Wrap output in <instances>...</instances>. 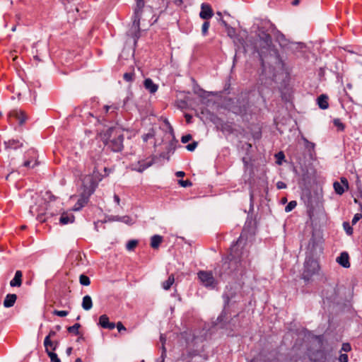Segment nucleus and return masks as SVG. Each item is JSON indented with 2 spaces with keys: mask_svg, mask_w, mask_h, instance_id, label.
I'll return each instance as SVG.
<instances>
[{
  "mask_svg": "<svg viewBox=\"0 0 362 362\" xmlns=\"http://www.w3.org/2000/svg\"><path fill=\"white\" fill-rule=\"evenodd\" d=\"M115 327H117L119 332H121L122 331H126L127 329L121 322H118L117 325H115Z\"/></svg>",
  "mask_w": 362,
  "mask_h": 362,
  "instance_id": "obj_45",
  "label": "nucleus"
},
{
  "mask_svg": "<svg viewBox=\"0 0 362 362\" xmlns=\"http://www.w3.org/2000/svg\"><path fill=\"white\" fill-rule=\"evenodd\" d=\"M8 119H11L12 117L15 118L18 122L19 125H23L28 119V116L25 112L18 109L10 111L8 115Z\"/></svg>",
  "mask_w": 362,
  "mask_h": 362,
  "instance_id": "obj_7",
  "label": "nucleus"
},
{
  "mask_svg": "<svg viewBox=\"0 0 362 362\" xmlns=\"http://www.w3.org/2000/svg\"><path fill=\"white\" fill-rule=\"evenodd\" d=\"M121 222L124 223L127 225H132L134 223L133 218L129 216H123L119 218Z\"/></svg>",
  "mask_w": 362,
  "mask_h": 362,
  "instance_id": "obj_32",
  "label": "nucleus"
},
{
  "mask_svg": "<svg viewBox=\"0 0 362 362\" xmlns=\"http://www.w3.org/2000/svg\"><path fill=\"white\" fill-rule=\"evenodd\" d=\"M56 329H57V330H60L61 327H60L59 325H57V326L56 327Z\"/></svg>",
  "mask_w": 362,
  "mask_h": 362,
  "instance_id": "obj_62",
  "label": "nucleus"
},
{
  "mask_svg": "<svg viewBox=\"0 0 362 362\" xmlns=\"http://www.w3.org/2000/svg\"><path fill=\"white\" fill-rule=\"evenodd\" d=\"M25 156L28 157V159L24 161V167L33 168L35 165H37V162L36 160L37 153L34 149H30L29 151H28Z\"/></svg>",
  "mask_w": 362,
  "mask_h": 362,
  "instance_id": "obj_8",
  "label": "nucleus"
},
{
  "mask_svg": "<svg viewBox=\"0 0 362 362\" xmlns=\"http://www.w3.org/2000/svg\"><path fill=\"white\" fill-rule=\"evenodd\" d=\"M246 238L243 233L240 235L238 240L230 248L229 261L223 262L222 271L218 272L220 276L224 274L230 275L240 268H245L249 264L247 261L248 250L245 249Z\"/></svg>",
  "mask_w": 362,
  "mask_h": 362,
  "instance_id": "obj_1",
  "label": "nucleus"
},
{
  "mask_svg": "<svg viewBox=\"0 0 362 362\" xmlns=\"http://www.w3.org/2000/svg\"><path fill=\"white\" fill-rule=\"evenodd\" d=\"M210 26V23L209 21H206L203 25H202V35H206L207 33H208V30H209V28Z\"/></svg>",
  "mask_w": 362,
  "mask_h": 362,
  "instance_id": "obj_35",
  "label": "nucleus"
},
{
  "mask_svg": "<svg viewBox=\"0 0 362 362\" xmlns=\"http://www.w3.org/2000/svg\"><path fill=\"white\" fill-rule=\"evenodd\" d=\"M213 16L214 12L211 6L208 4L203 3L201 6V11L199 13L200 18L207 21L211 18Z\"/></svg>",
  "mask_w": 362,
  "mask_h": 362,
  "instance_id": "obj_11",
  "label": "nucleus"
},
{
  "mask_svg": "<svg viewBox=\"0 0 362 362\" xmlns=\"http://www.w3.org/2000/svg\"><path fill=\"white\" fill-rule=\"evenodd\" d=\"M185 117L186 118L187 122L189 123L191 122L192 116L188 114H186Z\"/></svg>",
  "mask_w": 362,
  "mask_h": 362,
  "instance_id": "obj_52",
  "label": "nucleus"
},
{
  "mask_svg": "<svg viewBox=\"0 0 362 362\" xmlns=\"http://www.w3.org/2000/svg\"><path fill=\"white\" fill-rule=\"evenodd\" d=\"M192 139V136L190 134H186L182 136L181 141L183 144H186L189 142Z\"/></svg>",
  "mask_w": 362,
  "mask_h": 362,
  "instance_id": "obj_43",
  "label": "nucleus"
},
{
  "mask_svg": "<svg viewBox=\"0 0 362 362\" xmlns=\"http://www.w3.org/2000/svg\"><path fill=\"white\" fill-rule=\"evenodd\" d=\"M134 78V74L132 72L125 73L123 76V78L127 82L133 81Z\"/></svg>",
  "mask_w": 362,
  "mask_h": 362,
  "instance_id": "obj_36",
  "label": "nucleus"
},
{
  "mask_svg": "<svg viewBox=\"0 0 362 362\" xmlns=\"http://www.w3.org/2000/svg\"><path fill=\"white\" fill-rule=\"evenodd\" d=\"M56 335V332L55 331H53V330H51L49 332V334L47 336V337H49V339L51 337H53Z\"/></svg>",
  "mask_w": 362,
  "mask_h": 362,
  "instance_id": "obj_51",
  "label": "nucleus"
},
{
  "mask_svg": "<svg viewBox=\"0 0 362 362\" xmlns=\"http://www.w3.org/2000/svg\"><path fill=\"white\" fill-rule=\"evenodd\" d=\"M80 284L83 286H89L90 284V280L88 276L84 274H81L79 276Z\"/></svg>",
  "mask_w": 362,
  "mask_h": 362,
  "instance_id": "obj_29",
  "label": "nucleus"
},
{
  "mask_svg": "<svg viewBox=\"0 0 362 362\" xmlns=\"http://www.w3.org/2000/svg\"><path fill=\"white\" fill-rule=\"evenodd\" d=\"M197 276L202 284L206 287L214 288L216 285V281L214 277L212 272L210 271H199L197 273Z\"/></svg>",
  "mask_w": 362,
  "mask_h": 362,
  "instance_id": "obj_5",
  "label": "nucleus"
},
{
  "mask_svg": "<svg viewBox=\"0 0 362 362\" xmlns=\"http://www.w3.org/2000/svg\"><path fill=\"white\" fill-rule=\"evenodd\" d=\"M81 306L85 310H90L92 308L93 301L90 296L86 295L83 298Z\"/></svg>",
  "mask_w": 362,
  "mask_h": 362,
  "instance_id": "obj_21",
  "label": "nucleus"
},
{
  "mask_svg": "<svg viewBox=\"0 0 362 362\" xmlns=\"http://www.w3.org/2000/svg\"><path fill=\"white\" fill-rule=\"evenodd\" d=\"M71 351H72V348H71V347H69V348H67V349H66V354H67V355H68V356L71 355Z\"/></svg>",
  "mask_w": 362,
  "mask_h": 362,
  "instance_id": "obj_56",
  "label": "nucleus"
},
{
  "mask_svg": "<svg viewBox=\"0 0 362 362\" xmlns=\"http://www.w3.org/2000/svg\"><path fill=\"white\" fill-rule=\"evenodd\" d=\"M277 157L278 158H284V155L282 152H279L278 154H277Z\"/></svg>",
  "mask_w": 362,
  "mask_h": 362,
  "instance_id": "obj_57",
  "label": "nucleus"
},
{
  "mask_svg": "<svg viewBox=\"0 0 362 362\" xmlns=\"http://www.w3.org/2000/svg\"><path fill=\"white\" fill-rule=\"evenodd\" d=\"M175 283L174 274H170L168 279L162 283V287L164 290H169L172 285Z\"/></svg>",
  "mask_w": 362,
  "mask_h": 362,
  "instance_id": "obj_24",
  "label": "nucleus"
},
{
  "mask_svg": "<svg viewBox=\"0 0 362 362\" xmlns=\"http://www.w3.org/2000/svg\"><path fill=\"white\" fill-rule=\"evenodd\" d=\"M226 317V313L223 312L217 318V321L218 322H222L223 319Z\"/></svg>",
  "mask_w": 362,
  "mask_h": 362,
  "instance_id": "obj_48",
  "label": "nucleus"
},
{
  "mask_svg": "<svg viewBox=\"0 0 362 362\" xmlns=\"http://www.w3.org/2000/svg\"><path fill=\"white\" fill-rule=\"evenodd\" d=\"M178 183L180 185V186H182L183 187H190L192 185V182L189 180H180L178 181Z\"/></svg>",
  "mask_w": 362,
  "mask_h": 362,
  "instance_id": "obj_39",
  "label": "nucleus"
},
{
  "mask_svg": "<svg viewBox=\"0 0 362 362\" xmlns=\"http://www.w3.org/2000/svg\"><path fill=\"white\" fill-rule=\"evenodd\" d=\"M98 325L101 327L108 329H113L115 327V324L109 321V317L107 315H102L100 316Z\"/></svg>",
  "mask_w": 362,
  "mask_h": 362,
  "instance_id": "obj_13",
  "label": "nucleus"
},
{
  "mask_svg": "<svg viewBox=\"0 0 362 362\" xmlns=\"http://www.w3.org/2000/svg\"><path fill=\"white\" fill-rule=\"evenodd\" d=\"M75 362H82V360L80 358H78L75 360Z\"/></svg>",
  "mask_w": 362,
  "mask_h": 362,
  "instance_id": "obj_59",
  "label": "nucleus"
},
{
  "mask_svg": "<svg viewBox=\"0 0 362 362\" xmlns=\"http://www.w3.org/2000/svg\"><path fill=\"white\" fill-rule=\"evenodd\" d=\"M337 262L344 268L350 267L349 256L346 252H343L337 258Z\"/></svg>",
  "mask_w": 362,
  "mask_h": 362,
  "instance_id": "obj_14",
  "label": "nucleus"
},
{
  "mask_svg": "<svg viewBox=\"0 0 362 362\" xmlns=\"http://www.w3.org/2000/svg\"><path fill=\"white\" fill-rule=\"evenodd\" d=\"M173 1L176 5H181L182 4V0H173Z\"/></svg>",
  "mask_w": 362,
  "mask_h": 362,
  "instance_id": "obj_55",
  "label": "nucleus"
},
{
  "mask_svg": "<svg viewBox=\"0 0 362 362\" xmlns=\"http://www.w3.org/2000/svg\"><path fill=\"white\" fill-rule=\"evenodd\" d=\"M47 354L50 358L52 362H61L60 359L58 358L57 355L55 353L49 351L47 353Z\"/></svg>",
  "mask_w": 362,
  "mask_h": 362,
  "instance_id": "obj_37",
  "label": "nucleus"
},
{
  "mask_svg": "<svg viewBox=\"0 0 362 362\" xmlns=\"http://www.w3.org/2000/svg\"><path fill=\"white\" fill-rule=\"evenodd\" d=\"M297 205L296 201H291L285 207V211L286 212L291 211Z\"/></svg>",
  "mask_w": 362,
  "mask_h": 362,
  "instance_id": "obj_33",
  "label": "nucleus"
},
{
  "mask_svg": "<svg viewBox=\"0 0 362 362\" xmlns=\"http://www.w3.org/2000/svg\"><path fill=\"white\" fill-rule=\"evenodd\" d=\"M339 361L340 362H348L349 358L346 354H341L339 357Z\"/></svg>",
  "mask_w": 362,
  "mask_h": 362,
  "instance_id": "obj_44",
  "label": "nucleus"
},
{
  "mask_svg": "<svg viewBox=\"0 0 362 362\" xmlns=\"http://www.w3.org/2000/svg\"><path fill=\"white\" fill-rule=\"evenodd\" d=\"M22 272L20 270L16 271L13 279L10 281V286L12 287H20L22 284Z\"/></svg>",
  "mask_w": 362,
  "mask_h": 362,
  "instance_id": "obj_16",
  "label": "nucleus"
},
{
  "mask_svg": "<svg viewBox=\"0 0 362 362\" xmlns=\"http://www.w3.org/2000/svg\"><path fill=\"white\" fill-rule=\"evenodd\" d=\"M176 176L178 177H184L185 176V173L183 171H178L175 173Z\"/></svg>",
  "mask_w": 362,
  "mask_h": 362,
  "instance_id": "obj_49",
  "label": "nucleus"
},
{
  "mask_svg": "<svg viewBox=\"0 0 362 362\" xmlns=\"http://www.w3.org/2000/svg\"><path fill=\"white\" fill-rule=\"evenodd\" d=\"M138 245V241L136 240H131L128 241L126 245V248L127 250H133L136 245Z\"/></svg>",
  "mask_w": 362,
  "mask_h": 362,
  "instance_id": "obj_31",
  "label": "nucleus"
},
{
  "mask_svg": "<svg viewBox=\"0 0 362 362\" xmlns=\"http://www.w3.org/2000/svg\"><path fill=\"white\" fill-rule=\"evenodd\" d=\"M299 4V0H294L293 1V5L296 6Z\"/></svg>",
  "mask_w": 362,
  "mask_h": 362,
  "instance_id": "obj_58",
  "label": "nucleus"
},
{
  "mask_svg": "<svg viewBox=\"0 0 362 362\" xmlns=\"http://www.w3.org/2000/svg\"><path fill=\"white\" fill-rule=\"evenodd\" d=\"M114 200L115 202L117 204H119V202H120V199H119V197L118 195L117 194H115L114 195Z\"/></svg>",
  "mask_w": 362,
  "mask_h": 362,
  "instance_id": "obj_50",
  "label": "nucleus"
},
{
  "mask_svg": "<svg viewBox=\"0 0 362 362\" xmlns=\"http://www.w3.org/2000/svg\"><path fill=\"white\" fill-rule=\"evenodd\" d=\"M5 146L6 148L17 149L23 146V144L18 140L11 139L5 141Z\"/></svg>",
  "mask_w": 362,
  "mask_h": 362,
  "instance_id": "obj_22",
  "label": "nucleus"
},
{
  "mask_svg": "<svg viewBox=\"0 0 362 362\" xmlns=\"http://www.w3.org/2000/svg\"><path fill=\"white\" fill-rule=\"evenodd\" d=\"M124 136L121 134L110 139L106 145L114 152H119L123 148Z\"/></svg>",
  "mask_w": 362,
  "mask_h": 362,
  "instance_id": "obj_6",
  "label": "nucleus"
},
{
  "mask_svg": "<svg viewBox=\"0 0 362 362\" xmlns=\"http://www.w3.org/2000/svg\"><path fill=\"white\" fill-rule=\"evenodd\" d=\"M341 183L339 182H334L333 184L335 192L339 195H341L345 192L344 187L346 189L349 188V183L345 177L341 178Z\"/></svg>",
  "mask_w": 362,
  "mask_h": 362,
  "instance_id": "obj_12",
  "label": "nucleus"
},
{
  "mask_svg": "<svg viewBox=\"0 0 362 362\" xmlns=\"http://www.w3.org/2000/svg\"><path fill=\"white\" fill-rule=\"evenodd\" d=\"M276 187L279 189L286 188V184L282 181H279L276 183Z\"/></svg>",
  "mask_w": 362,
  "mask_h": 362,
  "instance_id": "obj_47",
  "label": "nucleus"
},
{
  "mask_svg": "<svg viewBox=\"0 0 362 362\" xmlns=\"http://www.w3.org/2000/svg\"><path fill=\"white\" fill-rule=\"evenodd\" d=\"M144 86L151 93H155L158 88V85L154 83L151 78H146L144 82Z\"/></svg>",
  "mask_w": 362,
  "mask_h": 362,
  "instance_id": "obj_15",
  "label": "nucleus"
},
{
  "mask_svg": "<svg viewBox=\"0 0 362 362\" xmlns=\"http://www.w3.org/2000/svg\"><path fill=\"white\" fill-rule=\"evenodd\" d=\"M75 217L71 214L64 212L59 218V223L62 225H66L68 223H72L74 221Z\"/></svg>",
  "mask_w": 362,
  "mask_h": 362,
  "instance_id": "obj_17",
  "label": "nucleus"
},
{
  "mask_svg": "<svg viewBox=\"0 0 362 362\" xmlns=\"http://www.w3.org/2000/svg\"><path fill=\"white\" fill-rule=\"evenodd\" d=\"M53 314L54 315H57V316H59V317H65V316L68 315L69 312L66 311V310H54L53 311Z\"/></svg>",
  "mask_w": 362,
  "mask_h": 362,
  "instance_id": "obj_38",
  "label": "nucleus"
},
{
  "mask_svg": "<svg viewBox=\"0 0 362 362\" xmlns=\"http://www.w3.org/2000/svg\"><path fill=\"white\" fill-rule=\"evenodd\" d=\"M148 0H135L136 4L133 8L134 14L132 16L133 23L131 28L129 30L128 35L134 38V43L136 44L137 40L140 37V21L141 20L145 21L147 18L151 16L153 13L152 6H145Z\"/></svg>",
  "mask_w": 362,
  "mask_h": 362,
  "instance_id": "obj_3",
  "label": "nucleus"
},
{
  "mask_svg": "<svg viewBox=\"0 0 362 362\" xmlns=\"http://www.w3.org/2000/svg\"><path fill=\"white\" fill-rule=\"evenodd\" d=\"M251 362H277L276 359H270L265 356L259 355L257 358L251 361Z\"/></svg>",
  "mask_w": 362,
  "mask_h": 362,
  "instance_id": "obj_25",
  "label": "nucleus"
},
{
  "mask_svg": "<svg viewBox=\"0 0 362 362\" xmlns=\"http://www.w3.org/2000/svg\"><path fill=\"white\" fill-rule=\"evenodd\" d=\"M80 324L76 323L73 326L69 327L67 329L69 332L78 335L79 334L78 329L80 328Z\"/></svg>",
  "mask_w": 362,
  "mask_h": 362,
  "instance_id": "obj_30",
  "label": "nucleus"
},
{
  "mask_svg": "<svg viewBox=\"0 0 362 362\" xmlns=\"http://www.w3.org/2000/svg\"><path fill=\"white\" fill-rule=\"evenodd\" d=\"M153 134L151 132H148L146 134H144L142 138L144 142H146L149 139L152 138Z\"/></svg>",
  "mask_w": 362,
  "mask_h": 362,
  "instance_id": "obj_46",
  "label": "nucleus"
},
{
  "mask_svg": "<svg viewBox=\"0 0 362 362\" xmlns=\"http://www.w3.org/2000/svg\"><path fill=\"white\" fill-rule=\"evenodd\" d=\"M320 269L318 262L311 257H307L304 262L302 277L305 281H309Z\"/></svg>",
  "mask_w": 362,
  "mask_h": 362,
  "instance_id": "obj_4",
  "label": "nucleus"
},
{
  "mask_svg": "<svg viewBox=\"0 0 362 362\" xmlns=\"http://www.w3.org/2000/svg\"><path fill=\"white\" fill-rule=\"evenodd\" d=\"M333 124L337 128L338 131L343 132L345 129V125L339 118L334 119L333 120Z\"/></svg>",
  "mask_w": 362,
  "mask_h": 362,
  "instance_id": "obj_28",
  "label": "nucleus"
},
{
  "mask_svg": "<svg viewBox=\"0 0 362 362\" xmlns=\"http://www.w3.org/2000/svg\"><path fill=\"white\" fill-rule=\"evenodd\" d=\"M221 23H222V24H223L224 25H227V23H226V22L224 20H221Z\"/></svg>",
  "mask_w": 362,
  "mask_h": 362,
  "instance_id": "obj_61",
  "label": "nucleus"
},
{
  "mask_svg": "<svg viewBox=\"0 0 362 362\" xmlns=\"http://www.w3.org/2000/svg\"><path fill=\"white\" fill-rule=\"evenodd\" d=\"M351 350V346L349 343H344L341 346V351L349 352Z\"/></svg>",
  "mask_w": 362,
  "mask_h": 362,
  "instance_id": "obj_42",
  "label": "nucleus"
},
{
  "mask_svg": "<svg viewBox=\"0 0 362 362\" xmlns=\"http://www.w3.org/2000/svg\"><path fill=\"white\" fill-rule=\"evenodd\" d=\"M94 189H91L89 191L88 194L86 195L85 194H82L78 198L77 202L73 206V211H79L81 210L88 202L89 197L91 194H93Z\"/></svg>",
  "mask_w": 362,
  "mask_h": 362,
  "instance_id": "obj_10",
  "label": "nucleus"
},
{
  "mask_svg": "<svg viewBox=\"0 0 362 362\" xmlns=\"http://www.w3.org/2000/svg\"><path fill=\"white\" fill-rule=\"evenodd\" d=\"M343 227H344V229L345 230L346 233L348 235H352V233H353V228L350 226L349 223L344 222Z\"/></svg>",
  "mask_w": 362,
  "mask_h": 362,
  "instance_id": "obj_34",
  "label": "nucleus"
},
{
  "mask_svg": "<svg viewBox=\"0 0 362 362\" xmlns=\"http://www.w3.org/2000/svg\"><path fill=\"white\" fill-rule=\"evenodd\" d=\"M362 218L361 214H356L351 221L352 225H355Z\"/></svg>",
  "mask_w": 362,
  "mask_h": 362,
  "instance_id": "obj_41",
  "label": "nucleus"
},
{
  "mask_svg": "<svg viewBox=\"0 0 362 362\" xmlns=\"http://www.w3.org/2000/svg\"><path fill=\"white\" fill-rule=\"evenodd\" d=\"M317 105L322 110H326L329 107L328 97L326 95H320L317 98Z\"/></svg>",
  "mask_w": 362,
  "mask_h": 362,
  "instance_id": "obj_19",
  "label": "nucleus"
},
{
  "mask_svg": "<svg viewBox=\"0 0 362 362\" xmlns=\"http://www.w3.org/2000/svg\"><path fill=\"white\" fill-rule=\"evenodd\" d=\"M163 241V237L159 235H154L151 238V247L156 249L159 247Z\"/></svg>",
  "mask_w": 362,
  "mask_h": 362,
  "instance_id": "obj_23",
  "label": "nucleus"
},
{
  "mask_svg": "<svg viewBox=\"0 0 362 362\" xmlns=\"http://www.w3.org/2000/svg\"><path fill=\"white\" fill-rule=\"evenodd\" d=\"M58 345V342H53L49 339V337H46L44 340V346L45 347V351L47 353L49 352V349L55 350Z\"/></svg>",
  "mask_w": 362,
  "mask_h": 362,
  "instance_id": "obj_18",
  "label": "nucleus"
},
{
  "mask_svg": "<svg viewBox=\"0 0 362 362\" xmlns=\"http://www.w3.org/2000/svg\"><path fill=\"white\" fill-rule=\"evenodd\" d=\"M97 174H98V171L95 169L93 170V176H94V177L98 179L99 180H101V178H99L98 177Z\"/></svg>",
  "mask_w": 362,
  "mask_h": 362,
  "instance_id": "obj_53",
  "label": "nucleus"
},
{
  "mask_svg": "<svg viewBox=\"0 0 362 362\" xmlns=\"http://www.w3.org/2000/svg\"><path fill=\"white\" fill-rule=\"evenodd\" d=\"M228 301H229V299L227 297V299L226 300V303L228 304Z\"/></svg>",
  "mask_w": 362,
  "mask_h": 362,
  "instance_id": "obj_64",
  "label": "nucleus"
},
{
  "mask_svg": "<svg viewBox=\"0 0 362 362\" xmlns=\"http://www.w3.org/2000/svg\"><path fill=\"white\" fill-rule=\"evenodd\" d=\"M104 109L106 114L114 115L118 110V107L116 105H105Z\"/></svg>",
  "mask_w": 362,
  "mask_h": 362,
  "instance_id": "obj_26",
  "label": "nucleus"
},
{
  "mask_svg": "<svg viewBox=\"0 0 362 362\" xmlns=\"http://www.w3.org/2000/svg\"><path fill=\"white\" fill-rule=\"evenodd\" d=\"M257 52L259 54L263 71L266 70L267 61L265 58L267 54H269V58L268 62L273 64L274 69H284V62L279 51L273 45L271 35L262 28L259 29Z\"/></svg>",
  "mask_w": 362,
  "mask_h": 362,
  "instance_id": "obj_2",
  "label": "nucleus"
},
{
  "mask_svg": "<svg viewBox=\"0 0 362 362\" xmlns=\"http://www.w3.org/2000/svg\"><path fill=\"white\" fill-rule=\"evenodd\" d=\"M160 341L162 344V354H161V358H162V362H163L164 361V357L165 356V353H166V349L165 347V341H166V338L164 336V334H160Z\"/></svg>",
  "mask_w": 362,
  "mask_h": 362,
  "instance_id": "obj_27",
  "label": "nucleus"
},
{
  "mask_svg": "<svg viewBox=\"0 0 362 362\" xmlns=\"http://www.w3.org/2000/svg\"><path fill=\"white\" fill-rule=\"evenodd\" d=\"M153 163V159H145L138 161L136 163L132 164V170L142 173Z\"/></svg>",
  "mask_w": 362,
  "mask_h": 362,
  "instance_id": "obj_9",
  "label": "nucleus"
},
{
  "mask_svg": "<svg viewBox=\"0 0 362 362\" xmlns=\"http://www.w3.org/2000/svg\"><path fill=\"white\" fill-rule=\"evenodd\" d=\"M148 21H150V20ZM156 21H157V18H156L152 23L149 22V24L152 25V24L155 23Z\"/></svg>",
  "mask_w": 362,
  "mask_h": 362,
  "instance_id": "obj_60",
  "label": "nucleus"
},
{
  "mask_svg": "<svg viewBox=\"0 0 362 362\" xmlns=\"http://www.w3.org/2000/svg\"><path fill=\"white\" fill-rule=\"evenodd\" d=\"M128 99H129V98H127L124 100V105H125V104H126V103H127V100H128Z\"/></svg>",
  "mask_w": 362,
  "mask_h": 362,
  "instance_id": "obj_63",
  "label": "nucleus"
},
{
  "mask_svg": "<svg viewBox=\"0 0 362 362\" xmlns=\"http://www.w3.org/2000/svg\"><path fill=\"white\" fill-rule=\"evenodd\" d=\"M16 299H17V296L16 294H7L4 300V307H6V308L12 307L14 305Z\"/></svg>",
  "mask_w": 362,
  "mask_h": 362,
  "instance_id": "obj_20",
  "label": "nucleus"
},
{
  "mask_svg": "<svg viewBox=\"0 0 362 362\" xmlns=\"http://www.w3.org/2000/svg\"><path fill=\"white\" fill-rule=\"evenodd\" d=\"M198 143L197 141H193L191 144L187 145L186 148L189 151H193L197 146Z\"/></svg>",
  "mask_w": 362,
  "mask_h": 362,
  "instance_id": "obj_40",
  "label": "nucleus"
},
{
  "mask_svg": "<svg viewBox=\"0 0 362 362\" xmlns=\"http://www.w3.org/2000/svg\"><path fill=\"white\" fill-rule=\"evenodd\" d=\"M122 216H116L112 218V220L116 221H121L119 218H121Z\"/></svg>",
  "mask_w": 362,
  "mask_h": 362,
  "instance_id": "obj_54",
  "label": "nucleus"
}]
</instances>
